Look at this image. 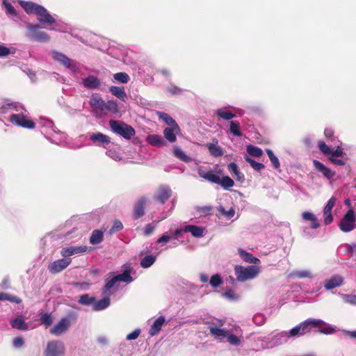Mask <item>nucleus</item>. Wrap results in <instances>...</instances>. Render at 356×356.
Masks as SVG:
<instances>
[{"mask_svg": "<svg viewBox=\"0 0 356 356\" xmlns=\"http://www.w3.org/2000/svg\"><path fill=\"white\" fill-rule=\"evenodd\" d=\"M89 105L91 113L96 118L117 115L120 112L118 104L116 101H105L97 93L92 94L89 99Z\"/></svg>", "mask_w": 356, "mask_h": 356, "instance_id": "f257e3e1", "label": "nucleus"}, {"mask_svg": "<svg viewBox=\"0 0 356 356\" xmlns=\"http://www.w3.org/2000/svg\"><path fill=\"white\" fill-rule=\"evenodd\" d=\"M24 111H26L18 104H3L0 107V118L8 113L9 114L8 119L13 124L24 128H33L34 122L28 119Z\"/></svg>", "mask_w": 356, "mask_h": 356, "instance_id": "f03ea898", "label": "nucleus"}, {"mask_svg": "<svg viewBox=\"0 0 356 356\" xmlns=\"http://www.w3.org/2000/svg\"><path fill=\"white\" fill-rule=\"evenodd\" d=\"M38 126L40 129L41 133L51 143L62 145L65 141V134L57 130L52 121L41 118L38 122Z\"/></svg>", "mask_w": 356, "mask_h": 356, "instance_id": "7ed1b4c3", "label": "nucleus"}, {"mask_svg": "<svg viewBox=\"0 0 356 356\" xmlns=\"http://www.w3.org/2000/svg\"><path fill=\"white\" fill-rule=\"evenodd\" d=\"M199 176L211 183L220 184L223 188L227 190L234 185L233 179L228 176L220 178V176L212 170H208L203 166L197 168Z\"/></svg>", "mask_w": 356, "mask_h": 356, "instance_id": "20e7f679", "label": "nucleus"}, {"mask_svg": "<svg viewBox=\"0 0 356 356\" xmlns=\"http://www.w3.org/2000/svg\"><path fill=\"white\" fill-rule=\"evenodd\" d=\"M324 325L326 323L322 320L309 318L291 329L288 333L290 337L297 338L310 332L313 327H321Z\"/></svg>", "mask_w": 356, "mask_h": 356, "instance_id": "39448f33", "label": "nucleus"}, {"mask_svg": "<svg viewBox=\"0 0 356 356\" xmlns=\"http://www.w3.org/2000/svg\"><path fill=\"white\" fill-rule=\"evenodd\" d=\"M261 272V268L257 265L243 266L237 265L234 268L236 280L239 282H245L256 278Z\"/></svg>", "mask_w": 356, "mask_h": 356, "instance_id": "423d86ee", "label": "nucleus"}, {"mask_svg": "<svg viewBox=\"0 0 356 356\" xmlns=\"http://www.w3.org/2000/svg\"><path fill=\"white\" fill-rule=\"evenodd\" d=\"M109 126L113 133L127 140L131 139L136 134L134 129L131 126L122 121L111 120L109 121Z\"/></svg>", "mask_w": 356, "mask_h": 356, "instance_id": "0eeeda50", "label": "nucleus"}, {"mask_svg": "<svg viewBox=\"0 0 356 356\" xmlns=\"http://www.w3.org/2000/svg\"><path fill=\"white\" fill-rule=\"evenodd\" d=\"M289 338L288 332H281L273 336L264 337L261 340V347L263 349L273 348L286 343Z\"/></svg>", "mask_w": 356, "mask_h": 356, "instance_id": "6e6552de", "label": "nucleus"}, {"mask_svg": "<svg viewBox=\"0 0 356 356\" xmlns=\"http://www.w3.org/2000/svg\"><path fill=\"white\" fill-rule=\"evenodd\" d=\"M36 16L38 22L42 25L51 26V29L55 31H62L55 19L44 7L41 6V7L39 8V10H37Z\"/></svg>", "mask_w": 356, "mask_h": 356, "instance_id": "1a4fd4ad", "label": "nucleus"}, {"mask_svg": "<svg viewBox=\"0 0 356 356\" xmlns=\"http://www.w3.org/2000/svg\"><path fill=\"white\" fill-rule=\"evenodd\" d=\"M27 28L26 36L31 40L38 42H47L49 40V37L47 33L40 30V26L38 24H33L29 22H26Z\"/></svg>", "mask_w": 356, "mask_h": 356, "instance_id": "9d476101", "label": "nucleus"}, {"mask_svg": "<svg viewBox=\"0 0 356 356\" xmlns=\"http://www.w3.org/2000/svg\"><path fill=\"white\" fill-rule=\"evenodd\" d=\"M223 325L221 320H216L208 325L209 332L215 339L222 341L228 334L229 330L222 327Z\"/></svg>", "mask_w": 356, "mask_h": 356, "instance_id": "9b49d317", "label": "nucleus"}, {"mask_svg": "<svg viewBox=\"0 0 356 356\" xmlns=\"http://www.w3.org/2000/svg\"><path fill=\"white\" fill-rule=\"evenodd\" d=\"M355 215L353 209H349L341 218L339 227L343 232H349L355 228Z\"/></svg>", "mask_w": 356, "mask_h": 356, "instance_id": "f8f14e48", "label": "nucleus"}, {"mask_svg": "<svg viewBox=\"0 0 356 356\" xmlns=\"http://www.w3.org/2000/svg\"><path fill=\"white\" fill-rule=\"evenodd\" d=\"M64 343L58 340L49 341L44 350L45 356H63L65 353Z\"/></svg>", "mask_w": 356, "mask_h": 356, "instance_id": "ddd939ff", "label": "nucleus"}, {"mask_svg": "<svg viewBox=\"0 0 356 356\" xmlns=\"http://www.w3.org/2000/svg\"><path fill=\"white\" fill-rule=\"evenodd\" d=\"M52 57L54 60L59 62L72 72H76L78 70V67L76 63L73 60L69 58L66 55L58 51H53Z\"/></svg>", "mask_w": 356, "mask_h": 356, "instance_id": "4468645a", "label": "nucleus"}, {"mask_svg": "<svg viewBox=\"0 0 356 356\" xmlns=\"http://www.w3.org/2000/svg\"><path fill=\"white\" fill-rule=\"evenodd\" d=\"M70 326L69 317L62 318L53 327L50 329V333L55 336H60L65 333Z\"/></svg>", "mask_w": 356, "mask_h": 356, "instance_id": "2eb2a0df", "label": "nucleus"}, {"mask_svg": "<svg viewBox=\"0 0 356 356\" xmlns=\"http://www.w3.org/2000/svg\"><path fill=\"white\" fill-rule=\"evenodd\" d=\"M90 140L95 145L104 148H107V146L111 143V138L101 132L92 134L90 136Z\"/></svg>", "mask_w": 356, "mask_h": 356, "instance_id": "dca6fc26", "label": "nucleus"}, {"mask_svg": "<svg viewBox=\"0 0 356 356\" xmlns=\"http://www.w3.org/2000/svg\"><path fill=\"white\" fill-rule=\"evenodd\" d=\"M71 261L72 259L70 258L58 259L50 264L48 269L51 273L56 274L65 269L70 264Z\"/></svg>", "mask_w": 356, "mask_h": 356, "instance_id": "f3484780", "label": "nucleus"}, {"mask_svg": "<svg viewBox=\"0 0 356 356\" xmlns=\"http://www.w3.org/2000/svg\"><path fill=\"white\" fill-rule=\"evenodd\" d=\"M82 86L89 90H97L101 86V81L99 78L94 75H88L82 79Z\"/></svg>", "mask_w": 356, "mask_h": 356, "instance_id": "a211bd4d", "label": "nucleus"}, {"mask_svg": "<svg viewBox=\"0 0 356 356\" xmlns=\"http://www.w3.org/2000/svg\"><path fill=\"white\" fill-rule=\"evenodd\" d=\"M147 202L145 197H140L135 204L133 218L134 220L139 219L145 214V206Z\"/></svg>", "mask_w": 356, "mask_h": 356, "instance_id": "6ab92c4d", "label": "nucleus"}, {"mask_svg": "<svg viewBox=\"0 0 356 356\" xmlns=\"http://www.w3.org/2000/svg\"><path fill=\"white\" fill-rule=\"evenodd\" d=\"M343 283V277L338 274L332 275L324 281V287L326 290H331L339 287Z\"/></svg>", "mask_w": 356, "mask_h": 356, "instance_id": "aec40b11", "label": "nucleus"}, {"mask_svg": "<svg viewBox=\"0 0 356 356\" xmlns=\"http://www.w3.org/2000/svg\"><path fill=\"white\" fill-rule=\"evenodd\" d=\"M86 250L87 246L86 245L70 246L63 248L60 251V254L63 257H65V259H67V257L85 252Z\"/></svg>", "mask_w": 356, "mask_h": 356, "instance_id": "412c9836", "label": "nucleus"}, {"mask_svg": "<svg viewBox=\"0 0 356 356\" xmlns=\"http://www.w3.org/2000/svg\"><path fill=\"white\" fill-rule=\"evenodd\" d=\"M181 130L178 124L171 127H166L163 130L165 138L170 143H173L177 140V135L179 134Z\"/></svg>", "mask_w": 356, "mask_h": 356, "instance_id": "4be33fe9", "label": "nucleus"}, {"mask_svg": "<svg viewBox=\"0 0 356 356\" xmlns=\"http://www.w3.org/2000/svg\"><path fill=\"white\" fill-rule=\"evenodd\" d=\"M227 341L232 346H238L241 345L242 332L240 328L235 330V333H232L229 330L228 334L226 336Z\"/></svg>", "mask_w": 356, "mask_h": 356, "instance_id": "5701e85b", "label": "nucleus"}, {"mask_svg": "<svg viewBox=\"0 0 356 356\" xmlns=\"http://www.w3.org/2000/svg\"><path fill=\"white\" fill-rule=\"evenodd\" d=\"M313 164L314 168L321 172L327 179H332L335 176V172L325 166L321 162L314 160Z\"/></svg>", "mask_w": 356, "mask_h": 356, "instance_id": "b1692460", "label": "nucleus"}, {"mask_svg": "<svg viewBox=\"0 0 356 356\" xmlns=\"http://www.w3.org/2000/svg\"><path fill=\"white\" fill-rule=\"evenodd\" d=\"M171 194V189L168 186H161L158 190L155 198L156 200L163 204L170 197Z\"/></svg>", "mask_w": 356, "mask_h": 356, "instance_id": "393cba45", "label": "nucleus"}, {"mask_svg": "<svg viewBox=\"0 0 356 356\" xmlns=\"http://www.w3.org/2000/svg\"><path fill=\"white\" fill-rule=\"evenodd\" d=\"M238 253L241 259L246 263L254 265L260 263V260L257 257H254L251 253L248 252L241 248L238 249Z\"/></svg>", "mask_w": 356, "mask_h": 356, "instance_id": "a878e982", "label": "nucleus"}, {"mask_svg": "<svg viewBox=\"0 0 356 356\" xmlns=\"http://www.w3.org/2000/svg\"><path fill=\"white\" fill-rule=\"evenodd\" d=\"M227 168L229 173L234 177L237 181L243 182L245 180L243 174L240 171L238 165L235 163L232 162L229 163Z\"/></svg>", "mask_w": 356, "mask_h": 356, "instance_id": "bb28decb", "label": "nucleus"}, {"mask_svg": "<svg viewBox=\"0 0 356 356\" xmlns=\"http://www.w3.org/2000/svg\"><path fill=\"white\" fill-rule=\"evenodd\" d=\"M164 323L165 318L163 316H160L159 318H157L149 328V335L152 337L156 335L160 332Z\"/></svg>", "mask_w": 356, "mask_h": 356, "instance_id": "cd10ccee", "label": "nucleus"}, {"mask_svg": "<svg viewBox=\"0 0 356 356\" xmlns=\"http://www.w3.org/2000/svg\"><path fill=\"white\" fill-rule=\"evenodd\" d=\"M20 4L28 14L36 15L37 10H39V8L41 7L40 5L31 1H21Z\"/></svg>", "mask_w": 356, "mask_h": 356, "instance_id": "c85d7f7f", "label": "nucleus"}, {"mask_svg": "<svg viewBox=\"0 0 356 356\" xmlns=\"http://www.w3.org/2000/svg\"><path fill=\"white\" fill-rule=\"evenodd\" d=\"M172 154L175 157L185 163L191 162L193 160L178 146L173 147Z\"/></svg>", "mask_w": 356, "mask_h": 356, "instance_id": "c756f323", "label": "nucleus"}, {"mask_svg": "<svg viewBox=\"0 0 356 356\" xmlns=\"http://www.w3.org/2000/svg\"><path fill=\"white\" fill-rule=\"evenodd\" d=\"M109 296H104V298L98 301L95 302L92 308L95 311H100L107 308L110 305Z\"/></svg>", "mask_w": 356, "mask_h": 356, "instance_id": "7c9ffc66", "label": "nucleus"}, {"mask_svg": "<svg viewBox=\"0 0 356 356\" xmlns=\"http://www.w3.org/2000/svg\"><path fill=\"white\" fill-rule=\"evenodd\" d=\"M147 141L150 145L155 147H162L165 145V140L161 136L157 134H150L147 137Z\"/></svg>", "mask_w": 356, "mask_h": 356, "instance_id": "2f4dec72", "label": "nucleus"}, {"mask_svg": "<svg viewBox=\"0 0 356 356\" xmlns=\"http://www.w3.org/2000/svg\"><path fill=\"white\" fill-rule=\"evenodd\" d=\"M11 326L19 330H29L28 324L25 322L24 319L22 316H19L13 319L10 321Z\"/></svg>", "mask_w": 356, "mask_h": 356, "instance_id": "473e14b6", "label": "nucleus"}, {"mask_svg": "<svg viewBox=\"0 0 356 356\" xmlns=\"http://www.w3.org/2000/svg\"><path fill=\"white\" fill-rule=\"evenodd\" d=\"M302 217L304 220L312 222L311 227L312 229H317L320 227V223L314 213L309 211H305L302 213Z\"/></svg>", "mask_w": 356, "mask_h": 356, "instance_id": "72a5a7b5", "label": "nucleus"}, {"mask_svg": "<svg viewBox=\"0 0 356 356\" xmlns=\"http://www.w3.org/2000/svg\"><path fill=\"white\" fill-rule=\"evenodd\" d=\"M116 283H118V280L117 279H115V276L113 277L111 280H108L105 284L104 288L103 289V295L109 296L112 295L115 291L113 288Z\"/></svg>", "mask_w": 356, "mask_h": 356, "instance_id": "f704fd0d", "label": "nucleus"}, {"mask_svg": "<svg viewBox=\"0 0 356 356\" xmlns=\"http://www.w3.org/2000/svg\"><path fill=\"white\" fill-rule=\"evenodd\" d=\"M109 91L111 92L113 95L119 98L122 101L125 102L127 99V94L123 87L111 86L109 88Z\"/></svg>", "mask_w": 356, "mask_h": 356, "instance_id": "c9c22d12", "label": "nucleus"}, {"mask_svg": "<svg viewBox=\"0 0 356 356\" xmlns=\"http://www.w3.org/2000/svg\"><path fill=\"white\" fill-rule=\"evenodd\" d=\"M184 232H190L195 237L203 236L204 230L202 227L195 225H186L184 227Z\"/></svg>", "mask_w": 356, "mask_h": 356, "instance_id": "e433bc0d", "label": "nucleus"}, {"mask_svg": "<svg viewBox=\"0 0 356 356\" xmlns=\"http://www.w3.org/2000/svg\"><path fill=\"white\" fill-rule=\"evenodd\" d=\"M216 113L220 118L229 120L236 117V115L229 111L226 110L225 108H220L216 110Z\"/></svg>", "mask_w": 356, "mask_h": 356, "instance_id": "4c0bfd02", "label": "nucleus"}, {"mask_svg": "<svg viewBox=\"0 0 356 356\" xmlns=\"http://www.w3.org/2000/svg\"><path fill=\"white\" fill-rule=\"evenodd\" d=\"M208 149L211 155L215 157L220 156L223 154V149L214 143H210L208 145Z\"/></svg>", "mask_w": 356, "mask_h": 356, "instance_id": "58836bf2", "label": "nucleus"}, {"mask_svg": "<svg viewBox=\"0 0 356 356\" xmlns=\"http://www.w3.org/2000/svg\"><path fill=\"white\" fill-rule=\"evenodd\" d=\"M103 240V232L99 229L94 230L90 238V243L92 245L100 243Z\"/></svg>", "mask_w": 356, "mask_h": 356, "instance_id": "ea45409f", "label": "nucleus"}, {"mask_svg": "<svg viewBox=\"0 0 356 356\" xmlns=\"http://www.w3.org/2000/svg\"><path fill=\"white\" fill-rule=\"evenodd\" d=\"M229 132L234 136L240 137L242 136L240 124L237 121H231L229 122Z\"/></svg>", "mask_w": 356, "mask_h": 356, "instance_id": "a19ab883", "label": "nucleus"}, {"mask_svg": "<svg viewBox=\"0 0 356 356\" xmlns=\"http://www.w3.org/2000/svg\"><path fill=\"white\" fill-rule=\"evenodd\" d=\"M158 115L160 120H163L164 122H165L168 125L170 126L169 127L178 124L175 122V120L166 113L159 112Z\"/></svg>", "mask_w": 356, "mask_h": 356, "instance_id": "79ce46f5", "label": "nucleus"}, {"mask_svg": "<svg viewBox=\"0 0 356 356\" xmlns=\"http://www.w3.org/2000/svg\"><path fill=\"white\" fill-rule=\"evenodd\" d=\"M156 259V255H147L141 259L140 266L144 268H149L155 262Z\"/></svg>", "mask_w": 356, "mask_h": 356, "instance_id": "37998d69", "label": "nucleus"}, {"mask_svg": "<svg viewBox=\"0 0 356 356\" xmlns=\"http://www.w3.org/2000/svg\"><path fill=\"white\" fill-rule=\"evenodd\" d=\"M118 282H123L126 283H130L133 281L131 276L130 275V270H124L121 274L115 275Z\"/></svg>", "mask_w": 356, "mask_h": 356, "instance_id": "c03bdc74", "label": "nucleus"}, {"mask_svg": "<svg viewBox=\"0 0 356 356\" xmlns=\"http://www.w3.org/2000/svg\"><path fill=\"white\" fill-rule=\"evenodd\" d=\"M247 152L252 156L259 157L263 154V151L261 148L254 146L252 145H249L247 146Z\"/></svg>", "mask_w": 356, "mask_h": 356, "instance_id": "a18cd8bd", "label": "nucleus"}, {"mask_svg": "<svg viewBox=\"0 0 356 356\" xmlns=\"http://www.w3.org/2000/svg\"><path fill=\"white\" fill-rule=\"evenodd\" d=\"M113 79L115 81L122 83H127L130 80V77L126 72H118L113 74Z\"/></svg>", "mask_w": 356, "mask_h": 356, "instance_id": "49530a36", "label": "nucleus"}, {"mask_svg": "<svg viewBox=\"0 0 356 356\" xmlns=\"http://www.w3.org/2000/svg\"><path fill=\"white\" fill-rule=\"evenodd\" d=\"M3 6L6 15L11 17H15L17 15V11L15 8L11 5V3L8 0H3Z\"/></svg>", "mask_w": 356, "mask_h": 356, "instance_id": "de8ad7c7", "label": "nucleus"}, {"mask_svg": "<svg viewBox=\"0 0 356 356\" xmlns=\"http://www.w3.org/2000/svg\"><path fill=\"white\" fill-rule=\"evenodd\" d=\"M266 154H268L269 159L273 165L275 169H278L280 167V163L278 158L274 154L273 152L270 149H266Z\"/></svg>", "mask_w": 356, "mask_h": 356, "instance_id": "09e8293b", "label": "nucleus"}, {"mask_svg": "<svg viewBox=\"0 0 356 356\" xmlns=\"http://www.w3.org/2000/svg\"><path fill=\"white\" fill-rule=\"evenodd\" d=\"M245 159L250 165V166L257 172L261 171L265 168V165L263 163L257 162L249 156H245Z\"/></svg>", "mask_w": 356, "mask_h": 356, "instance_id": "8fccbe9b", "label": "nucleus"}, {"mask_svg": "<svg viewBox=\"0 0 356 356\" xmlns=\"http://www.w3.org/2000/svg\"><path fill=\"white\" fill-rule=\"evenodd\" d=\"M340 296L342 298L343 302L352 305H356V295L341 293Z\"/></svg>", "mask_w": 356, "mask_h": 356, "instance_id": "3c124183", "label": "nucleus"}, {"mask_svg": "<svg viewBox=\"0 0 356 356\" xmlns=\"http://www.w3.org/2000/svg\"><path fill=\"white\" fill-rule=\"evenodd\" d=\"M218 210L221 215L225 216L228 219L233 218L235 214V210L233 207L229 208L227 211L223 207L220 206Z\"/></svg>", "mask_w": 356, "mask_h": 356, "instance_id": "603ef678", "label": "nucleus"}, {"mask_svg": "<svg viewBox=\"0 0 356 356\" xmlns=\"http://www.w3.org/2000/svg\"><path fill=\"white\" fill-rule=\"evenodd\" d=\"M94 301L95 298L93 297H90L88 294H83L80 296L79 303L83 305H93Z\"/></svg>", "mask_w": 356, "mask_h": 356, "instance_id": "864d4df0", "label": "nucleus"}, {"mask_svg": "<svg viewBox=\"0 0 356 356\" xmlns=\"http://www.w3.org/2000/svg\"><path fill=\"white\" fill-rule=\"evenodd\" d=\"M40 321L42 324L45 325L46 327L50 326L53 323V316L49 313L42 314L40 316Z\"/></svg>", "mask_w": 356, "mask_h": 356, "instance_id": "5fc2aeb1", "label": "nucleus"}, {"mask_svg": "<svg viewBox=\"0 0 356 356\" xmlns=\"http://www.w3.org/2000/svg\"><path fill=\"white\" fill-rule=\"evenodd\" d=\"M252 321L255 325H261L266 322V317L261 313H257L253 316Z\"/></svg>", "mask_w": 356, "mask_h": 356, "instance_id": "6e6d98bb", "label": "nucleus"}, {"mask_svg": "<svg viewBox=\"0 0 356 356\" xmlns=\"http://www.w3.org/2000/svg\"><path fill=\"white\" fill-rule=\"evenodd\" d=\"M318 147L324 154L330 155L332 153V149L323 141H318Z\"/></svg>", "mask_w": 356, "mask_h": 356, "instance_id": "4d7b16f0", "label": "nucleus"}, {"mask_svg": "<svg viewBox=\"0 0 356 356\" xmlns=\"http://www.w3.org/2000/svg\"><path fill=\"white\" fill-rule=\"evenodd\" d=\"M222 296L229 300H237L239 299V296L231 289L226 291Z\"/></svg>", "mask_w": 356, "mask_h": 356, "instance_id": "13d9d810", "label": "nucleus"}, {"mask_svg": "<svg viewBox=\"0 0 356 356\" xmlns=\"http://www.w3.org/2000/svg\"><path fill=\"white\" fill-rule=\"evenodd\" d=\"M209 283L213 287L216 288L222 284V279L218 274H216L211 276Z\"/></svg>", "mask_w": 356, "mask_h": 356, "instance_id": "bf43d9fd", "label": "nucleus"}, {"mask_svg": "<svg viewBox=\"0 0 356 356\" xmlns=\"http://www.w3.org/2000/svg\"><path fill=\"white\" fill-rule=\"evenodd\" d=\"M106 154L107 156H108L115 161H120L122 159L120 154L113 149H108Z\"/></svg>", "mask_w": 356, "mask_h": 356, "instance_id": "052dcab7", "label": "nucleus"}, {"mask_svg": "<svg viewBox=\"0 0 356 356\" xmlns=\"http://www.w3.org/2000/svg\"><path fill=\"white\" fill-rule=\"evenodd\" d=\"M292 275L298 278L311 277V273L307 270H298L292 273Z\"/></svg>", "mask_w": 356, "mask_h": 356, "instance_id": "680f3d73", "label": "nucleus"}, {"mask_svg": "<svg viewBox=\"0 0 356 356\" xmlns=\"http://www.w3.org/2000/svg\"><path fill=\"white\" fill-rule=\"evenodd\" d=\"M323 218H324V223L325 225L331 224L333 221V217L332 215V212L323 210Z\"/></svg>", "mask_w": 356, "mask_h": 356, "instance_id": "e2e57ef3", "label": "nucleus"}, {"mask_svg": "<svg viewBox=\"0 0 356 356\" xmlns=\"http://www.w3.org/2000/svg\"><path fill=\"white\" fill-rule=\"evenodd\" d=\"M140 330L139 328L135 329L132 332L127 335L126 339L128 341L136 339L140 335Z\"/></svg>", "mask_w": 356, "mask_h": 356, "instance_id": "0e129e2a", "label": "nucleus"}, {"mask_svg": "<svg viewBox=\"0 0 356 356\" xmlns=\"http://www.w3.org/2000/svg\"><path fill=\"white\" fill-rule=\"evenodd\" d=\"M123 227L122 223L119 220H115L110 229V233L113 234L121 230Z\"/></svg>", "mask_w": 356, "mask_h": 356, "instance_id": "69168bd1", "label": "nucleus"}, {"mask_svg": "<svg viewBox=\"0 0 356 356\" xmlns=\"http://www.w3.org/2000/svg\"><path fill=\"white\" fill-rule=\"evenodd\" d=\"M335 203H336V198L334 197H332L327 202L323 210L332 212V210L333 207H334Z\"/></svg>", "mask_w": 356, "mask_h": 356, "instance_id": "338daca9", "label": "nucleus"}, {"mask_svg": "<svg viewBox=\"0 0 356 356\" xmlns=\"http://www.w3.org/2000/svg\"><path fill=\"white\" fill-rule=\"evenodd\" d=\"M156 225L154 223L147 224L144 229V235L149 236L154 230Z\"/></svg>", "mask_w": 356, "mask_h": 356, "instance_id": "774afa93", "label": "nucleus"}]
</instances>
